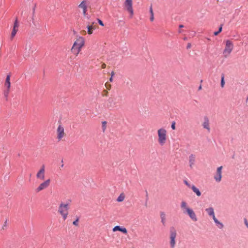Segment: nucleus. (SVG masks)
Masks as SVG:
<instances>
[{"label":"nucleus","mask_w":248,"mask_h":248,"mask_svg":"<svg viewBox=\"0 0 248 248\" xmlns=\"http://www.w3.org/2000/svg\"><path fill=\"white\" fill-rule=\"evenodd\" d=\"M186 37H185V38H184V40H186Z\"/></svg>","instance_id":"obj_54"},{"label":"nucleus","mask_w":248,"mask_h":248,"mask_svg":"<svg viewBox=\"0 0 248 248\" xmlns=\"http://www.w3.org/2000/svg\"><path fill=\"white\" fill-rule=\"evenodd\" d=\"M182 32V30H179V33H181Z\"/></svg>","instance_id":"obj_52"},{"label":"nucleus","mask_w":248,"mask_h":248,"mask_svg":"<svg viewBox=\"0 0 248 248\" xmlns=\"http://www.w3.org/2000/svg\"><path fill=\"white\" fill-rule=\"evenodd\" d=\"M112 231H113V232L120 231L124 234H126L127 232V230L126 229V228H125L124 227H122L120 226H115L113 228Z\"/></svg>","instance_id":"obj_14"},{"label":"nucleus","mask_w":248,"mask_h":248,"mask_svg":"<svg viewBox=\"0 0 248 248\" xmlns=\"http://www.w3.org/2000/svg\"><path fill=\"white\" fill-rule=\"evenodd\" d=\"M45 166L43 165L40 170L37 173L36 177L38 179L44 180L45 178Z\"/></svg>","instance_id":"obj_11"},{"label":"nucleus","mask_w":248,"mask_h":248,"mask_svg":"<svg viewBox=\"0 0 248 248\" xmlns=\"http://www.w3.org/2000/svg\"><path fill=\"white\" fill-rule=\"evenodd\" d=\"M225 81H224V74H221L220 85L222 88L224 86Z\"/></svg>","instance_id":"obj_24"},{"label":"nucleus","mask_w":248,"mask_h":248,"mask_svg":"<svg viewBox=\"0 0 248 248\" xmlns=\"http://www.w3.org/2000/svg\"><path fill=\"white\" fill-rule=\"evenodd\" d=\"M106 124H107V122L106 121H104L102 122V130H103V132L105 131V130L106 128Z\"/></svg>","instance_id":"obj_29"},{"label":"nucleus","mask_w":248,"mask_h":248,"mask_svg":"<svg viewBox=\"0 0 248 248\" xmlns=\"http://www.w3.org/2000/svg\"><path fill=\"white\" fill-rule=\"evenodd\" d=\"M222 26H223V25H222V24L220 25V27H219V28H218V32H219V33H220V32H221V31H222Z\"/></svg>","instance_id":"obj_40"},{"label":"nucleus","mask_w":248,"mask_h":248,"mask_svg":"<svg viewBox=\"0 0 248 248\" xmlns=\"http://www.w3.org/2000/svg\"><path fill=\"white\" fill-rule=\"evenodd\" d=\"M186 212L191 219L195 221L197 220L196 214L192 209L186 208Z\"/></svg>","instance_id":"obj_12"},{"label":"nucleus","mask_w":248,"mask_h":248,"mask_svg":"<svg viewBox=\"0 0 248 248\" xmlns=\"http://www.w3.org/2000/svg\"><path fill=\"white\" fill-rule=\"evenodd\" d=\"M67 215H68V212H65V213L63 214V215H61L62 216L64 220H65L67 217Z\"/></svg>","instance_id":"obj_37"},{"label":"nucleus","mask_w":248,"mask_h":248,"mask_svg":"<svg viewBox=\"0 0 248 248\" xmlns=\"http://www.w3.org/2000/svg\"><path fill=\"white\" fill-rule=\"evenodd\" d=\"M18 26H19V24H18V20H17V18H16L15 21L14 22V24L13 28L18 29Z\"/></svg>","instance_id":"obj_28"},{"label":"nucleus","mask_w":248,"mask_h":248,"mask_svg":"<svg viewBox=\"0 0 248 248\" xmlns=\"http://www.w3.org/2000/svg\"><path fill=\"white\" fill-rule=\"evenodd\" d=\"M57 133L58 136L57 138L60 140L63 137L64 133V128L61 125H59L58 129H57Z\"/></svg>","instance_id":"obj_13"},{"label":"nucleus","mask_w":248,"mask_h":248,"mask_svg":"<svg viewBox=\"0 0 248 248\" xmlns=\"http://www.w3.org/2000/svg\"><path fill=\"white\" fill-rule=\"evenodd\" d=\"M124 5L126 10L130 13L131 16L133 15V10L132 8V0H126L124 2Z\"/></svg>","instance_id":"obj_7"},{"label":"nucleus","mask_w":248,"mask_h":248,"mask_svg":"<svg viewBox=\"0 0 248 248\" xmlns=\"http://www.w3.org/2000/svg\"><path fill=\"white\" fill-rule=\"evenodd\" d=\"M195 161V156L193 154H191L189 156V166L191 168H192V166L194 164Z\"/></svg>","instance_id":"obj_17"},{"label":"nucleus","mask_w":248,"mask_h":248,"mask_svg":"<svg viewBox=\"0 0 248 248\" xmlns=\"http://www.w3.org/2000/svg\"><path fill=\"white\" fill-rule=\"evenodd\" d=\"M213 220L215 222V223H216V225L217 226V227L219 229H222L223 228L224 225L223 224L219 222L217 219V218L215 217V218H213Z\"/></svg>","instance_id":"obj_21"},{"label":"nucleus","mask_w":248,"mask_h":248,"mask_svg":"<svg viewBox=\"0 0 248 248\" xmlns=\"http://www.w3.org/2000/svg\"><path fill=\"white\" fill-rule=\"evenodd\" d=\"M88 30V33L89 34H91L93 33V30L94 29L92 25H88L87 27Z\"/></svg>","instance_id":"obj_23"},{"label":"nucleus","mask_w":248,"mask_h":248,"mask_svg":"<svg viewBox=\"0 0 248 248\" xmlns=\"http://www.w3.org/2000/svg\"><path fill=\"white\" fill-rule=\"evenodd\" d=\"M4 86L6 87V89L4 91V95L5 97H7L10 88L11 87V83L10 82H5Z\"/></svg>","instance_id":"obj_15"},{"label":"nucleus","mask_w":248,"mask_h":248,"mask_svg":"<svg viewBox=\"0 0 248 248\" xmlns=\"http://www.w3.org/2000/svg\"><path fill=\"white\" fill-rule=\"evenodd\" d=\"M78 7L79 8H81L82 9H83V10H85V9H87V6L86 4V1L85 0H83L82 1L80 4L78 5Z\"/></svg>","instance_id":"obj_22"},{"label":"nucleus","mask_w":248,"mask_h":248,"mask_svg":"<svg viewBox=\"0 0 248 248\" xmlns=\"http://www.w3.org/2000/svg\"><path fill=\"white\" fill-rule=\"evenodd\" d=\"M124 196L123 194H120L117 199V201L119 202H121L124 201Z\"/></svg>","instance_id":"obj_27"},{"label":"nucleus","mask_w":248,"mask_h":248,"mask_svg":"<svg viewBox=\"0 0 248 248\" xmlns=\"http://www.w3.org/2000/svg\"><path fill=\"white\" fill-rule=\"evenodd\" d=\"M161 222L164 226L166 225V214L164 212L160 213Z\"/></svg>","instance_id":"obj_19"},{"label":"nucleus","mask_w":248,"mask_h":248,"mask_svg":"<svg viewBox=\"0 0 248 248\" xmlns=\"http://www.w3.org/2000/svg\"><path fill=\"white\" fill-rule=\"evenodd\" d=\"M63 167V164H62V165H61V167Z\"/></svg>","instance_id":"obj_53"},{"label":"nucleus","mask_w":248,"mask_h":248,"mask_svg":"<svg viewBox=\"0 0 248 248\" xmlns=\"http://www.w3.org/2000/svg\"><path fill=\"white\" fill-rule=\"evenodd\" d=\"M105 86H106V88L108 90H110L111 88V85L110 84L108 83V82H107L105 84Z\"/></svg>","instance_id":"obj_34"},{"label":"nucleus","mask_w":248,"mask_h":248,"mask_svg":"<svg viewBox=\"0 0 248 248\" xmlns=\"http://www.w3.org/2000/svg\"><path fill=\"white\" fill-rule=\"evenodd\" d=\"M184 182L189 188H191L192 185H191L186 180H184Z\"/></svg>","instance_id":"obj_33"},{"label":"nucleus","mask_w":248,"mask_h":248,"mask_svg":"<svg viewBox=\"0 0 248 248\" xmlns=\"http://www.w3.org/2000/svg\"><path fill=\"white\" fill-rule=\"evenodd\" d=\"M181 207L182 209H186V208H189L188 207H187V203H186V202H185L184 201H183L181 202Z\"/></svg>","instance_id":"obj_25"},{"label":"nucleus","mask_w":248,"mask_h":248,"mask_svg":"<svg viewBox=\"0 0 248 248\" xmlns=\"http://www.w3.org/2000/svg\"><path fill=\"white\" fill-rule=\"evenodd\" d=\"M179 27V28H183L184 26V25H182V24H181V25H180Z\"/></svg>","instance_id":"obj_49"},{"label":"nucleus","mask_w":248,"mask_h":248,"mask_svg":"<svg viewBox=\"0 0 248 248\" xmlns=\"http://www.w3.org/2000/svg\"><path fill=\"white\" fill-rule=\"evenodd\" d=\"M84 45V39L82 37H79L74 42L71 48L72 53L76 55H78L81 50V47Z\"/></svg>","instance_id":"obj_1"},{"label":"nucleus","mask_w":248,"mask_h":248,"mask_svg":"<svg viewBox=\"0 0 248 248\" xmlns=\"http://www.w3.org/2000/svg\"><path fill=\"white\" fill-rule=\"evenodd\" d=\"M202 89V86L200 85L199 87V88H198V90H201Z\"/></svg>","instance_id":"obj_50"},{"label":"nucleus","mask_w":248,"mask_h":248,"mask_svg":"<svg viewBox=\"0 0 248 248\" xmlns=\"http://www.w3.org/2000/svg\"><path fill=\"white\" fill-rule=\"evenodd\" d=\"M191 189L193 190V191L194 193H195V194H196V195L197 196L199 197V196H201L202 194H201V191L194 185H192V186L191 187Z\"/></svg>","instance_id":"obj_20"},{"label":"nucleus","mask_w":248,"mask_h":248,"mask_svg":"<svg viewBox=\"0 0 248 248\" xmlns=\"http://www.w3.org/2000/svg\"><path fill=\"white\" fill-rule=\"evenodd\" d=\"M206 212L207 213L209 216L212 217L213 219L216 217L215 216L214 211L213 207H209L205 209Z\"/></svg>","instance_id":"obj_18"},{"label":"nucleus","mask_w":248,"mask_h":248,"mask_svg":"<svg viewBox=\"0 0 248 248\" xmlns=\"http://www.w3.org/2000/svg\"><path fill=\"white\" fill-rule=\"evenodd\" d=\"M50 183V180L49 179L46 180L45 182L41 183L39 186L36 189V192H38L46 188H47Z\"/></svg>","instance_id":"obj_6"},{"label":"nucleus","mask_w":248,"mask_h":248,"mask_svg":"<svg viewBox=\"0 0 248 248\" xmlns=\"http://www.w3.org/2000/svg\"><path fill=\"white\" fill-rule=\"evenodd\" d=\"M10 75H7L6 78L5 82H10Z\"/></svg>","instance_id":"obj_30"},{"label":"nucleus","mask_w":248,"mask_h":248,"mask_svg":"<svg viewBox=\"0 0 248 248\" xmlns=\"http://www.w3.org/2000/svg\"><path fill=\"white\" fill-rule=\"evenodd\" d=\"M191 44L190 43H188L187 45L186 46V48L187 49H189V48H190L191 47Z\"/></svg>","instance_id":"obj_41"},{"label":"nucleus","mask_w":248,"mask_h":248,"mask_svg":"<svg viewBox=\"0 0 248 248\" xmlns=\"http://www.w3.org/2000/svg\"><path fill=\"white\" fill-rule=\"evenodd\" d=\"M222 169V166H220L217 168V172L216 175L214 176V179L217 182H219L221 180V170Z\"/></svg>","instance_id":"obj_8"},{"label":"nucleus","mask_w":248,"mask_h":248,"mask_svg":"<svg viewBox=\"0 0 248 248\" xmlns=\"http://www.w3.org/2000/svg\"><path fill=\"white\" fill-rule=\"evenodd\" d=\"M244 223L246 225V226H247V227L248 228V222L247 219L246 218H244Z\"/></svg>","instance_id":"obj_39"},{"label":"nucleus","mask_w":248,"mask_h":248,"mask_svg":"<svg viewBox=\"0 0 248 248\" xmlns=\"http://www.w3.org/2000/svg\"><path fill=\"white\" fill-rule=\"evenodd\" d=\"M150 13L151 15H154L153 10L152 8V5H151L150 7Z\"/></svg>","instance_id":"obj_38"},{"label":"nucleus","mask_w":248,"mask_h":248,"mask_svg":"<svg viewBox=\"0 0 248 248\" xmlns=\"http://www.w3.org/2000/svg\"><path fill=\"white\" fill-rule=\"evenodd\" d=\"M97 21H98V23H99V24L102 26H104V23L103 22V21L100 20V19L99 18H97Z\"/></svg>","instance_id":"obj_35"},{"label":"nucleus","mask_w":248,"mask_h":248,"mask_svg":"<svg viewBox=\"0 0 248 248\" xmlns=\"http://www.w3.org/2000/svg\"><path fill=\"white\" fill-rule=\"evenodd\" d=\"M104 92H105V94H104V95L105 96H107L108 95V92L106 91V90H104Z\"/></svg>","instance_id":"obj_45"},{"label":"nucleus","mask_w":248,"mask_h":248,"mask_svg":"<svg viewBox=\"0 0 248 248\" xmlns=\"http://www.w3.org/2000/svg\"><path fill=\"white\" fill-rule=\"evenodd\" d=\"M17 31H18L17 29H15V28L13 29V30H12V33H11V37L12 38H13L16 35Z\"/></svg>","instance_id":"obj_26"},{"label":"nucleus","mask_w":248,"mask_h":248,"mask_svg":"<svg viewBox=\"0 0 248 248\" xmlns=\"http://www.w3.org/2000/svg\"><path fill=\"white\" fill-rule=\"evenodd\" d=\"M7 225V219H6V220L5 221V222L4 223L3 226L2 227L1 230H4L5 229V228L6 227Z\"/></svg>","instance_id":"obj_32"},{"label":"nucleus","mask_w":248,"mask_h":248,"mask_svg":"<svg viewBox=\"0 0 248 248\" xmlns=\"http://www.w3.org/2000/svg\"><path fill=\"white\" fill-rule=\"evenodd\" d=\"M116 99H114L112 97H109L108 100L106 105L108 108H113L116 106V102L115 101Z\"/></svg>","instance_id":"obj_10"},{"label":"nucleus","mask_w":248,"mask_h":248,"mask_svg":"<svg viewBox=\"0 0 248 248\" xmlns=\"http://www.w3.org/2000/svg\"><path fill=\"white\" fill-rule=\"evenodd\" d=\"M106 64H105V63H103V64H102V68H106Z\"/></svg>","instance_id":"obj_46"},{"label":"nucleus","mask_w":248,"mask_h":248,"mask_svg":"<svg viewBox=\"0 0 248 248\" xmlns=\"http://www.w3.org/2000/svg\"><path fill=\"white\" fill-rule=\"evenodd\" d=\"M84 45V39L82 37H79L74 42L71 48L72 53L76 55H78L81 50V47Z\"/></svg>","instance_id":"obj_2"},{"label":"nucleus","mask_w":248,"mask_h":248,"mask_svg":"<svg viewBox=\"0 0 248 248\" xmlns=\"http://www.w3.org/2000/svg\"><path fill=\"white\" fill-rule=\"evenodd\" d=\"M109 81L110 82H112L113 81V77H111L110 78H109Z\"/></svg>","instance_id":"obj_48"},{"label":"nucleus","mask_w":248,"mask_h":248,"mask_svg":"<svg viewBox=\"0 0 248 248\" xmlns=\"http://www.w3.org/2000/svg\"><path fill=\"white\" fill-rule=\"evenodd\" d=\"M115 75V73L113 71H112L111 73V77H113V76Z\"/></svg>","instance_id":"obj_47"},{"label":"nucleus","mask_w":248,"mask_h":248,"mask_svg":"<svg viewBox=\"0 0 248 248\" xmlns=\"http://www.w3.org/2000/svg\"><path fill=\"white\" fill-rule=\"evenodd\" d=\"M166 133L167 131L164 128H160L157 131L158 142L161 145H163L166 142Z\"/></svg>","instance_id":"obj_3"},{"label":"nucleus","mask_w":248,"mask_h":248,"mask_svg":"<svg viewBox=\"0 0 248 248\" xmlns=\"http://www.w3.org/2000/svg\"><path fill=\"white\" fill-rule=\"evenodd\" d=\"M150 20L151 21H153L154 19V15H151V17H150Z\"/></svg>","instance_id":"obj_42"},{"label":"nucleus","mask_w":248,"mask_h":248,"mask_svg":"<svg viewBox=\"0 0 248 248\" xmlns=\"http://www.w3.org/2000/svg\"><path fill=\"white\" fill-rule=\"evenodd\" d=\"M87 11V9H85V10H83V13L84 16H85L86 15Z\"/></svg>","instance_id":"obj_44"},{"label":"nucleus","mask_w":248,"mask_h":248,"mask_svg":"<svg viewBox=\"0 0 248 248\" xmlns=\"http://www.w3.org/2000/svg\"><path fill=\"white\" fill-rule=\"evenodd\" d=\"M35 6L33 7V12H34V11H35Z\"/></svg>","instance_id":"obj_51"},{"label":"nucleus","mask_w":248,"mask_h":248,"mask_svg":"<svg viewBox=\"0 0 248 248\" xmlns=\"http://www.w3.org/2000/svg\"><path fill=\"white\" fill-rule=\"evenodd\" d=\"M233 47V45L232 42L229 40L226 41L225 48L223 51V54L225 57L227 55L231 53Z\"/></svg>","instance_id":"obj_5"},{"label":"nucleus","mask_w":248,"mask_h":248,"mask_svg":"<svg viewBox=\"0 0 248 248\" xmlns=\"http://www.w3.org/2000/svg\"><path fill=\"white\" fill-rule=\"evenodd\" d=\"M176 231L174 227L170 228V245L171 248H173L175 245V238L176 236Z\"/></svg>","instance_id":"obj_4"},{"label":"nucleus","mask_w":248,"mask_h":248,"mask_svg":"<svg viewBox=\"0 0 248 248\" xmlns=\"http://www.w3.org/2000/svg\"><path fill=\"white\" fill-rule=\"evenodd\" d=\"M171 127L173 130L175 129V122L174 121L172 122L171 125Z\"/></svg>","instance_id":"obj_36"},{"label":"nucleus","mask_w":248,"mask_h":248,"mask_svg":"<svg viewBox=\"0 0 248 248\" xmlns=\"http://www.w3.org/2000/svg\"><path fill=\"white\" fill-rule=\"evenodd\" d=\"M68 204H63L62 203L59 207L58 212L61 214V215H63L65 213V212H68Z\"/></svg>","instance_id":"obj_9"},{"label":"nucleus","mask_w":248,"mask_h":248,"mask_svg":"<svg viewBox=\"0 0 248 248\" xmlns=\"http://www.w3.org/2000/svg\"><path fill=\"white\" fill-rule=\"evenodd\" d=\"M219 33V32H218V31H215L214 32V34L216 36Z\"/></svg>","instance_id":"obj_43"},{"label":"nucleus","mask_w":248,"mask_h":248,"mask_svg":"<svg viewBox=\"0 0 248 248\" xmlns=\"http://www.w3.org/2000/svg\"><path fill=\"white\" fill-rule=\"evenodd\" d=\"M204 122L202 124V125L203 127L206 129H207L208 131L210 130V127H209V119L207 117L205 116L204 118Z\"/></svg>","instance_id":"obj_16"},{"label":"nucleus","mask_w":248,"mask_h":248,"mask_svg":"<svg viewBox=\"0 0 248 248\" xmlns=\"http://www.w3.org/2000/svg\"><path fill=\"white\" fill-rule=\"evenodd\" d=\"M78 217L77 219L73 222V224L75 226H78Z\"/></svg>","instance_id":"obj_31"}]
</instances>
